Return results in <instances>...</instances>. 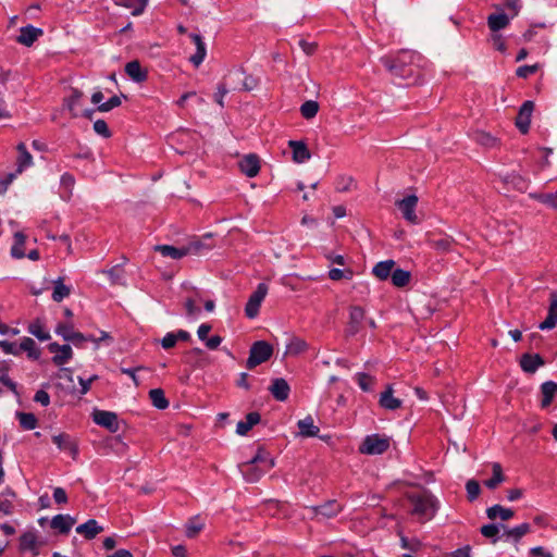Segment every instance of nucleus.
I'll return each instance as SVG.
<instances>
[{
	"label": "nucleus",
	"mask_w": 557,
	"mask_h": 557,
	"mask_svg": "<svg viewBox=\"0 0 557 557\" xmlns=\"http://www.w3.org/2000/svg\"><path fill=\"white\" fill-rule=\"evenodd\" d=\"M406 498L411 504L410 513L418 517L421 522L434 517L437 510V502L431 492L422 490L417 493H407Z\"/></svg>",
	"instance_id": "obj_1"
},
{
	"label": "nucleus",
	"mask_w": 557,
	"mask_h": 557,
	"mask_svg": "<svg viewBox=\"0 0 557 557\" xmlns=\"http://www.w3.org/2000/svg\"><path fill=\"white\" fill-rule=\"evenodd\" d=\"M416 57L414 51L400 50L395 58L384 57L381 62L394 76L406 77L411 72V70H407V66L413 63Z\"/></svg>",
	"instance_id": "obj_2"
},
{
	"label": "nucleus",
	"mask_w": 557,
	"mask_h": 557,
	"mask_svg": "<svg viewBox=\"0 0 557 557\" xmlns=\"http://www.w3.org/2000/svg\"><path fill=\"white\" fill-rule=\"evenodd\" d=\"M273 355V347L265 341L255 342L249 350L246 367L252 370L257 366L268 361Z\"/></svg>",
	"instance_id": "obj_3"
},
{
	"label": "nucleus",
	"mask_w": 557,
	"mask_h": 557,
	"mask_svg": "<svg viewBox=\"0 0 557 557\" xmlns=\"http://www.w3.org/2000/svg\"><path fill=\"white\" fill-rule=\"evenodd\" d=\"M391 446L389 437L380 434L366 436L359 447V451L364 455H381Z\"/></svg>",
	"instance_id": "obj_4"
},
{
	"label": "nucleus",
	"mask_w": 557,
	"mask_h": 557,
	"mask_svg": "<svg viewBox=\"0 0 557 557\" xmlns=\"http://www.w3.org/2000/svg\"><path fill=\"white\" fill-rule=\"evenodd\" d=\"M268 294V286L264 283H260L257 286V289L250 295L246 307H245V313L247 318L253 319L259 313V308L265 298Z\"/></svg>",
	"instance_id": "obj_5"
},
{
	"label": "nucleus",
	"mask_w": 557,
	"mask_h": 557,
	"mask_svg": "<svg viewBox=\"0 0 557 557\" xmlns=\"http://www.w3.org/2000/svg\"><path fill=\"white\" fill-rule=\"evenodd\" d=\"M95 423L108 429L110 432L119 431L117 414L112 411L95 410L92 413Z\"/></svg>",
	"instance_id": "obj_6"
},
{
	"label": "nucleus",
	"mask_w": 557,
	"mask_h": 557,
	"mask_svg": "<svg viewBox=\"0 0 557 557\" xmlns=\"http://www.w3.org/2000/svg\"><path fill=\"white\" fill-rule=\"evenodd\" d=\"M417 203L418 197L416 195H409L396 202V206L403 212L404 218L412 224L419 223V219L414 212Z\"/></svg>",
	"instance_id": "obj_7"
},
{
	"label": "nucleus",
	"mask_w": 557,
	"mask_h": 557,
	"mask_svg": "<svg viewBox=\"0 0 557 557\" xmlns=\"http://www.w3.org/2000/svg\"><path fill=\"white\" fill-rule=\"evenodd\" d=\"M533 110L534 102L531 100L523 102V104L520 107L516 117V126L522 134H527L529 132Z\"/></svg>",
	"instance_id": "obj_8"
},
{
	"label": "nucleus",
	"mask_w": 557,
	"mask_h": 557,
	"mask_svg": "<svg viewBox=\"0 0 557 557\" xmlns=\"http://www.w3.org/2000/svg\"><path fill=\"white\" fill-rule=\"evenodd\" d=\"M366 312L359 306H351L349 312V322L346 329L347 336H354L360 331L361 323L364 319Z\"/></svg>",
	"instance_id": "obj_9"
},
{
	"label": "nucleus",
	"mask_w": 557,
	"mask_h": 557,
	"mask_svg": "<svg viewBox=\"0 0 557 557\" xmlns=\"http://www.w3.org/2000/svg\"><path fill=\"white\" fill-rule=\"evenodd\" d=\"M240 171L248 177H255L260 171V159L255 153L245 156L238 163Z\"/></svg>",
	"instance_id": "obj_10"
},
{
	"label": "nucleus",
	"mask_w": 557,
	"mask_h": 557,
	"mask_svg": "<svg viewBox=\"0 0 557 557\" xmlns=\"http://www.w3.org/2000/svg\"><path fill=\"white\" fill-rule=\"evenodd\" d=\"M309 510L313 516L333 518L342 511V506L336 500H327L323 505L310 507Z\"/></svg>",
	"instance_id": "obj_11"
},
{
	"label": "nucleus",
	"mask_w": 557,
	"mask_h": 557,
	"mask_svg": "<svg viewBox=\"0 0 557 557\" xmlns=\"http://www.w3.org/2000/svg\"><path fill=\"white\" fill-rule=\"evenodd\" d=\"M557 325V292L549 295V308L546 319L539 325L540 330H552Z\"/></svg>",
	"instance_id": "obj_12"
},
{
	"label": "nucleus",
	"mask_w": 557,
	"mask_h": 557,
	"mask_svg": "<svg viewBox=\"0 0 557 557\" xmlns=\"http://www.w3.org/2000/svg\"><path fill=\"white\" fill-rule=\"evenodd\" d=\"M52 442L58 446L59 449L69 451L73 458H76L78 454L77 444L66 433H60L52 436Z\"/></svg>",
	"instance_id": "obj_13"
},
{
	"label": "nucleus",
	"mask_w": 557,
	"mask_h": 557,
	"mask_svg": "<svg viewBox=\"0 0 557 557\" xmlns=\"http://www.w3.org/2000/svg\"><path fill=\"white\" fill-rule=\"evenodd\" d=\"M42 29L32 25L24 26L20 29L16 41L23 46L30 47L42 35Z\"/></svg>",
	"instance_id": "obj_14"
},
{
	"label": "nucleus",
	"mask_w": 557,
	"mask_h": 557,
	"mask_svg": "<svg viewBox=\"0 0 557 557\" xmlns=\"http://www.w3.org/2000/svg\"><path fill=\"white\" fill-rule=\"evenodd\" d=\"M288 147L293 151V161L296 163H304L311 158L307 145L301 140H289Z\"/></svg>",
	"instance_id": "obj_15"
},
{
	"label": "nucleus",
	"mask_w": 557,
	"mask_h": 557,
	"mask_svg": "<svg viewBox=\"0 0 557 557\" xmlns=\"http://www.w3.org/2000/svg\"><path fill=\"white\" fill-rule=\"evenodd\" d=\"M269 391L276 400L284 401L288 398L290 388L285 379L277 377L272 381Z\"/></svg>",
	"instance_id": "obj_16"
},
{
	"label": "nucleus",
	"mask_w": 557,
	"mask_h": 557,
	"mask_svg": "<svg viewBox=\"0 0 557 557\" xmlns=\"http://www.w3.org/2000/svg\"><path fill=\"white\" fill-rule=\"evenodd\" d=\"M394 389L392 385H387L386 389L381 393L379 404L386 410H396L401 407V400L394 397Z\"/></svg>",
	"instance_id": "obj_17"
},
{
	"label": "nucleus",
	"mask_w": 557,
	"mask_h": 557,
	"mask_svg": "<svg viewBox=\"0 0 557 557\" xmlns=\"http://www.w3.org/2000/svg\"><path fill=\"white\" fill-rule=\"evenodd\" d=\"M267 471L269 470L256 463H250V461L242 466L243 475L250 483L259 481Z\"/></svg>",
	"instance_id": "obj_18"
},
{
	"label": "nucleus",
	"mask_w": 557,
	"mask_h": 557,
	"mask_svg": "<svg viewBox=\"0 0 557 557\" xmlns=\"http://www.w3.org/2000/svg\"><path fill=\"white\" fill-rule=\"evenodd\" d=\"M543 364L544 359L539 354H524L520 359V367L527 373H534Z\"/></svg>",
	"instance_id": "obj_19"
},
{
	"label": "nucleus",
	"mask_w": 557,
	"mask_h": 557,
	"mask_svg": "<svg viewBox=\"0 0 557 557\" xmlns=\"http://www.w3.org/2000/svg\"><path fill=\"white\" fill-rule=\"evenodd\" d=\"M395 265L396 262L392 259L380 261L373 267L372 273L380 281H386L392 276Z\"/></svg>",
	"instance_id": "obj_20"
},
{
	"label": "nucleus",
	"mask_w": 557,
	"mask_h": 557,
	"mask_svg": "<svg viewBox=\"0 0 557 557\" xmlns=\"http://www.w3.org/2000/svg\"><path fill=\"white\" fill-rule=\"evenodd\" d=\"M75 522V518L69 515H57L51 520V528L58 530L62 534H66L70 532Z\"/></svg>",
	"instance_id": "obj_21"
},
{
	"label": "nucleus",
	"mask_w": 557,
	"mask_h": 557,
	"mask_svg": "<svg viewBox=\"0 0 557 557\" xmlns=\"http://www.w3.org/2000/svg\"><path fill=\"white\" fill-rule=\"evenodd\" d=\"M297 426L299 429L298 435L301 437H314L319 434V426L314 424L313 418L311 416H307L305 419H301L297 422Z\"/></svg>",
	"instance_id": "obj_22"
},
{
	"label": "nucleus",
	"mask_w": 557,
	"mask_h": 557,
	"mask_svg": "<svg viewBox=\"0 0 557 557\" xmlns=\"http://www.w3.org/2000/svg\"><path fill=\"white\" fill-rule=\"evenodd\" d=\"M261 421V416L259 412H249L245 421H239L236 426V433L240 436L246 435L256 424Z\"/></svg>",
	"instance_id": "obj_23"
},
{
	"label": "nucleus",
	"mask_w": 557,
	"mask_h": 557,
	"mask_svg": "<svg viewBox=\"0 0 557 557\" xmlns=\"http://www.w3.org/2000/svg\"><path fill=\"white\" fill-rule=\"evenodd\" d=\"M190 38L193 39V41L195 42L196 45V53L193 54L190 58H189V61L196 66L198 67L206 54H207V50H206V45L205 42L202 41V38L200 35L198 34H190Z\"/></svg>",
	"instance_id": "obj_24"
},
{
	"label": "nucleus",
	"mask_w": 557,
	"mask_h": 557,
	"mask_svg": "<svg viewBox=\"0 0 557 557\" xmlns=\"http://www.w3.org/2000/svg\"><path fill=\"white\" fill-rule=\"evenodd\" d=\"M103 531V528L98 524L95 519H90L87 522L78 525L76 532L84 535L87 540L94 539L97 534Z\"/></svg>",
	"instance_id": "obj_25"
},
{
	"label": "nucleus",
	"mask_w": 557,
	"mask_h": 557,
	"mask_svg": "<svg viewBox=\"0 0 557 557\" xmlns=\"http://www.w3.org/2000/svg\"><path fill=\"white\" fill-rule=\"evenodd\" d=\"M125 73L136 83H141L147 79V71L141 69L137 60L126 63Z\"/></svg>",
	"instance_id": "obj_26"
},
{
	"label": "nucleus",
	"mask_w": 557,
	"mask_h": 557,
	"mask_svg": "<svg viewBox=\"0 0 557 557\" xmlns=\"http://www.w3.org/2000/svg\"><path fill=\"white\" fill-rule=\"evenodd\" d=\"M40 543L38 542L37 535L34 532H25L20 537V549L21 550H32L35 555H38V547Z\"/></svg>",
	"instance_id": "obj_27"
},
{
	"label": "nucleus",
	"mask_w": 557,
	"mask_h": 557,
	"mask_svg": "<svg viewBox=\"0 0 557 557\" xmlns=\"http://www.w3.org/2000/svg\"><path fill=\"white\" fill-rule=\"evenodd\" d=\"M154 250L159 251L163 257H170L176 260L187 256L185 245L180 248L171 245H157L154 246Z\"/></svg>",
	"instance_id": "obj_28"
},
{
	"label": "nucleus",
	"mask_w": 557,
	"mask_h": 557,
	"mask_svg": "<svg viewBox=\"0 0 557 557\" xmlns=\"http://www.w3.org/2000/svg\"><path fill=\"white\" fill-rule=\"evenodd\" d=\"M515 512L510 508H505L502 505H494L486 509V516L491 520L499 518L503 521H507L513 517Z\"/></svg>",
	"instance_id": "obj_29"
},
{
	"label": "nucleus",
	"mask_w": 557,
	"mask_h": 557,
	"mask_svg": "<svg viewBox=\"0 0 557 557\" xmlns=\"http://www.w3.org/2000/svg\"><path fill=\"white\" fill-rule=\"evenodd\" d=\"M308 349V344L300 337H292L286 345L285 356H298Z\"/></svg>",
	"instance_id": "obj_30"
},
{
	"label": "nucleus",
	"mask_w": 557,
	"mask_h": 557,
	"mask_svg": "<svg viewBox=\"0 0 557 557\" xmlns=\"http://www.w3.org/2000/svg\"><path fill=\"white\" fill-rule=\"evenodd\" d=\"M16 149L18 151L16 172L22 173L25 168L32 165L33 158L32 154L27 151L24 143H20Z\"/></svg>",
	"instance_id": "obj_31"
},
{
	"label": "nucleus",
	"mask_w": 557,
	"mask_h": 557,
	"mask_svg": "<svg viewBox=\"0 0 557 557\" xmlns=\"http://www.w3.org/2000/svg\"><path fill=\"white\" fill-rule=\"evenodd\" d=\"M509 24V17L505 13L491 14L487 17V25L494 33L505 28Z\"/></svg>",
	"instance_id": "obj_32"
},
{
	"label": "nucleus",
	"mask_w": 557,
	"mask_h": 557,
	"mask_svg": "<svg viewBox=\"0 0 557 557\" xmlns=\"http://www.w3.org/2000/svg\"><path fill=\"white\" fill-rule=\"evenodd\" d=\"M493 476L484 481V485L490 490H495L500 483L505 481V475L500 463L494 462L492 466Z\"/></svg>",
	"instance_id": "obj_33"
},
{
	"label": "nucleus",
	"mask_w": 557,
	"mask_h": 557,
	"mask_svg": "<svg viewBox=\"0 0 557 557\" xmlns=\"http://www.w3.org/2000/svg\"><path fill=\"white\" fill-rule=\"evenodd\" d=\"M83 92L78 89H72V95L64 99V107L70 111L72 117L77 116L76 108L81 104Z\"/></svg>",
	"instance_id": "obj_34"
},
{
	"label": "nucleus",
	"mask_w": 557,
	"mask_h": 557,
	"mask_svg": "<svg viewBox=\"0 0 557 557\" xmlns=\"http://www.w3.org/2000/svg\"><path fill=\"white\" fill-rule=\"evenodd\" d=\"M70 294H71V287L63 284L62 277H59L58 280L53 281L52 299L55 302L62 301L64 298L69 297Z\"/></svg>",
	"instance_id": "obj_35"
},
{
	"label": "nucleus",
	"mask_w": 557,
	"mask_h": 557,
	"mask_svg": "<svg viewBox=\"0 0 557 557\" xmlns=\"http://www.w3.org/2000/svg\"><path fill=\"white\" fill-rule=\"evenodd\" d=\"M20 352L26 351L28 358L30 359H38L40 356V350L36 347V343L30 337H24L18 345Z\"/></svg>",
	"instance_id": "obj_36"
},
{
	"label": "nucleus",
	"mask_w": 557,
	"mask_h": 557,
	"mask_svg": "<svg viewBox=\"0 0 557 557\" xmlns=\"http://www.w3.org/2000/svg\"><path fill=\"white\" fill-rule=\"evenodd\" d=\"M529 197L557 210V193H530Z\"/></svg>",
	"instance_id": "obj_37"
},
{
	"label": "nucleus",
	"mask_w": 557,
	"mask_h": 557,
	"mask_svg": "<svg viewBox=\"0 0 557 557\" xmlns=\"http://www.w3.org/2000/svg\"><path fill=\"white\" fill-rule=\"evenodd\" d=\"M411 278V273L403 269H394L391 280L394 286L405 287Z\"/></svg>",
	"instance_id": "obj_38"
},
{
	"label": "nucleus",
	"mask_w": 557,
	"mask_h": 557,
	"mask_svg": "<svg viewBox=\"0 0 557 557\" xmlns=\"http://www.w3.org/2000/svg\"><path fill=\"white\" fill-rule=\"evenodd\" d=\"M15 243L11 248V255L13 258L22 259L25 257L24 245L26 240V236L22 232H16L14 234Z\"/></svg>",
	"instance_id": "obj_39"
},
{
	"label": "nucleus",
	"mask_w": 557,
	"mask_h": 557,
	"mask_svg": "<svg viewBox=\"0 0 557 557\" xmlns=\"http://www.w3.org/2000/svg\"><path fill=\"white\" fill-rule=\"evenodd\" d=\"M250 463L260 465L261 467L270 470L274 467V459L270 458L269 454L262 449L259 448L256 456L250 460Z\"/></svg>",
	"instance_id": "obj_40"
},
{
	"label": "nucleus",
	"mask_w": 557,
	"mask_h": 557,
	"mask_svg": "<svg viewBox=\"0 0 557 557\" xmlns=\"http://www.w3.org/2000/svg\"><path fill=\"white\" fill-rule=\"evenodd\" d=\"M149 397L152 405L158 409H165L169 407V401L165 398L164 392L161 388H153L149 392Z\"/></svg>",
	"instance_id": "obj_41"
},
{
	"label": "nucleus",
	"mask_w": 557,
	"mask_h": 557,
	"mask_svg": "<svg viewBox=\"0 0 557 557\" xmlns=\"http://www.w3.org/2000/svg\"><path fill=\"white\" fill-rule=\"evenodd\" d=\"M541 391L543 394L542 407L545 408L550 405L553 397L556 394L555 383L552 381L543 383L541 386Z\"/></svg>",
	"instance_id": "obj_42"
},
{
	"label": "nucleus",
	"mask_w": 557,
	"mask_h": 557,
	"mask_svg": "<svg viewBox=\"0 0 557 557\" xmlns=\"http://www.w3.org/2000/svg\"><path fill=\"white\" fill-rule=\"evenodd\" d=\"M16 417L24 430H34L37 426V419L34 413L17 412Z\"/></svg>",
	"instance_id": "obj_43"
},
{
	"label": "nucleus",
	"mask_w": 557,
	"mask_h": 557,
	"mask_svg": "<svg viewBox=\"0 0 557 557\" xmlns=\"http://www.w3.org/2000/svg\"><path fill=\"white\" fill-rule=\"evenodd\" d=\"M429 243L437 251L446 252L450 250L454 244V238L450 236H445L438 239H429Z\"/></svg>",
	"instance_id": "obj_44"
},
{
	"label": "nucleus",
	"mask_w": 557,
	"mask_h": 557,
	"mask_svg": "<svg viewBox=\"0 0 557 557\" xmlns=\"http://www.w3.org/2000/svg\"><path fill=\"white\" fill-rule=\"evenodd\" d=\"M73 356V350L70 345H62L60 352L53 356L52 361L55 366H63Z\"/></svg>",
	"instance_id": "obj_45"
},
{
	"label": "nucleus",
	"mask_w": 557,
	"mask_h": 557,
	"mask_svg": "<svg viewBox=\"0 0 557 557\" xmlns=\"http://www.w3.org/2000/svg\"><path fill=\"white\" fill-rule=\"evenodd\" d=\"M531 530V527L529 523H522L520 525H517L512 529H508L505 531V535L508 537L513 539L516 542H518L522 536L528 534Z\"/></svg>",
	"instance_id": "obj_46"
},
{
	"label": "nucleus",
	"mask_w": 557,
	"mask_h": 557,
	"mask_svg": "<svg viewBox=\"0 0 557 557\" xmlns=\"http://www.w3.org/2000/svg\"><path fill=\"white\" fill-rule=\"evenodd\" d=\"M319 111V103L314 100H308L304 102L300 107L301 115L307 119H313Z\"/></svg>",
	"instance_id": "obj_47"
},
{
	"label": "nucleus",
	"mask_w": 557,
	"mask_h": 557,
	"mask_svg": "<svg viewBox=\"0 0 557 557\" xmlns=\"http://www.w3.org/2000/svg\"><path fill=\"white\" fill-rule=\"evenodd\" d=\"M504 182L508 185H512L520 191H525L528 188V181L519 174H510L504 178Z\"/></svg>",
	"instance_id": "obj_48"
},
{
	"label": "nucleus",
	"mask_w": 557,
	"mask_h": 557,
	"mask_svg": "<svg viewBox=\"0 0 557 557\" xmlns=\"http://www.w3.org/2000/svg\"><path fill=\"white\" fill-rule=\"evenodd\" d=\"M28 332L39 341H47L50 338V334L44 330V325L39 320H36L28 325Z\"/></svg>",
	"instance_id": "obj_49"
},
{
	"label": "nucleus",
	"mask_w": 557,
	"mask_h": 557,
	"mask_svg": "<svg viewBox=\"0 0 557 557\" xmlns=\"http://www.w3.org/2000/svg\"><path fill=\"white\" fill-rule=\"evenodd\" d=\"M356 380L359 387L364 392H370L375 382V379L367 373L360 372L356 374Z\"/></svg>",
	"instance_id": "obj_50"
},
{
	"label": "nucleus",
	"mask_w": 557,
	"mask_h": 557,
	"mask_svg": "<svg viewBox=\"0 0 557 557\" xmlns=\"http://www.w3.org/2000/svg\"><path fill=\"white\" fill-rule=\"evenodd\" d=\"M203 529V523L198 517H195L186 524V536L189 539L195 537Z\"/></svg>",
	"instance_id": "obj_51"
},
{
	"label": "nucleus",
	"mask_w": 557,
	"mask_h": 557,
	"mask_svg": "<svg viewBox=\"0 0 557 557\" xmlns=\"http://www.w3.org/2000/svg\"><path fill=\"white\" fill-rule=\"evenodd\" d=\"M352 276H354V271L351 269L341 270V269L334 268L329 271V277L332 281H341L343 278L351 280Z\"/></svg>",
	"instance_id": "obj_52"
},
{
	"label": "nucleus",
	"mask_w": 557,
	"mask_h": 557,
	"mask_svg": "<svg viewBox=\"0 0 557 557\" xmlns=\"http://www.w3.org/2000/svg\"><path fill=\"white\" fill-rule=\"evenodd\" d=\"M57 377L60 380L59 384L66 388H70L69 384L74 383L73 372L69 368H61L57 373Z\"/></svg>",
	"instance_id": "obj_53"
},
{
	"label": "nucleus",
	"mask_w": 557,
	"mask_h": 557,
	"mask_svg": "<svg viewBox=\"0 0 557 557\" xmlns=\"http://www.w3.org/2000/svg\"><path fill=\"white\" fill-rule=\"evenodd\" d=\"M187 256L188 255H199L203 250L211 249L210 245H206L202 240H194L187 245H185Z\"/></svg>",
	"instance_id": "obj_54"
},
{
	"label": "nucleus",
	"mask_w": 557,
	"mask_h": 557,
	"mask_svg": "<svg viewBox=\"0 0 557 557\" xmlns=\"http://www.w3.org/2000/svg\"><path fill=\"white\" fill-rule=\"evenodd\" d=\"M55 333L62 336L64 341L69 342L74 333V324L72 322L59 323Z\"/></svg>",
	"instance_id": "obj_55"
},
{
	"label": "nucleus",
	"mask_w": 557,
	"mask_h": 557,
	"mask_svg": "<svg viewBox=\"0 0 557 557\" xmlns=\"http://www.w3.org/2000/svg\"><path fill=\"white\" fill-rule=\"evenodd\" d=\"M467 495L468 499L470 502H473L478 498L481 492V487L478 481L475 480H469L466 484Z\"/></svg>",
	"instance_id": "obj_56"
},
{
	"label": "nucleus",
	"mask_w": 557,
	"mask_h": 557,
	"mask_svg": "<svg viewBox=\"0 0 557 557\" xmlns=\"http://www.w3.org/2000/svg\"><path fill=\"white\" fill-rule=\"evenodd\" d=\"M481 534L487 539H493V543L497 542L499 528L497 524H485L481 528Z\"/></svg>",
	"instance_id": "obj_57"
},
{
	"label": "nucleus",
	"mask_w": 557,
	"mask_h": 557,
	"mask_svg": "<svg viewBox=\"0 0 557 557\" xmlns=\"http://www.w3.org/2000/svg\"><path fill=\"white\" fill-rule=\"evenodd\" d=\"M475 140L484 147H494L497 144V139L487 133L480 132L476 134Z\"/></svg>",
	"instance_id": "obj_58"
},
{
	"label": "nucleus",
	"mask_w": 557,
	"mask_h": 557,
	"mask_svg": "<svg viewBox=\"0 0 557 557\" xmlns=\"http://www.w3.org/2000/svg\"><path fill=\"white\" fill-rule=\"evenodd\" d=\"M122 100L120 96L111 97L107 102L100 103L97 108L100 112H109L113 108L121 106Z\"/></svg>",
	"instance_id": "obj_59"
},
{
	"label": "nucleus",
	"mask_w": 557,
	"mask_h": 557,
	"mask_svg": "<svg viewBox=\"0 0 557 557\" xmlns=\"http://www.w3.org/2000/svg\"><path fill=\"white\" fill-rule=\"evenodd\" d=\"M401 547L408 549L410 552H418L422 544L418 539H407L405 536L400 537Z\"/></svg>",
	"instance_id": "obj_60"
},
{
	"label": "nucleus",
	"mask_w": 557,
	"mask_h": 557,
	"mask_svg": "<svg viewBox=\"0 0 557 557\" xmlns=\"http://www.w3.org/2000/svg\"><path fill=\"white\" fill-rule=\"evenodd\" d=\"M94 131L97 134H99L102 137H104V138H109L112 135L110 129H109V127H108V124H107V122L104 120H97V121H95V123H94Z\"/></svg>",
	"instance_id": "obj_61"
},
{
	"label": "nucleus",
	"mask_w": 557,
	"mask_h": 557,
	"mask_svg": "<svg viewBox=\"0 0 557 557\" xmlns=\"http://www.w3.org/2000/svg\"><path fill=\"white\" fill-rule=\"evenodd\" d=\"M354 184V178L350 176H342L337 180L336 190L339 193L348 191Z\"/></svg>",
	"instance_id": "obj_62"
},
{
	"label": "nucleus",
	"mask_w": 557,
	"mask_h": 557,
	"mask_svg": "<svg viewBox=\"0 0 557 557\" xmlns=\"http://www.w3.org/2000/svg\"><path fill=\"white\" fill-rule=\"evenodd\" d=\"M0 348L5 354H11L14 356H17L21 354L20 349H18V345H16L15 343L8 342V341H0Z\"/></svg>",
	"instance_id": "obj_63"
},
{
	"label": "nucleus",
	"mask_w": 557,
	"mask_h": 557,
	"mask_svg": "<svg viewBox=\"0 0 557 557\" xmlns=\"http://www.w3.org/2000/svg\"><path fill=\"white\" fill-rule=\"evenodd\" d=\"M529 554L531 557H554L553 554L543 546L532 547Z\"/></svg>",
	"instance_id": "obj_64"
}]
</instances>
